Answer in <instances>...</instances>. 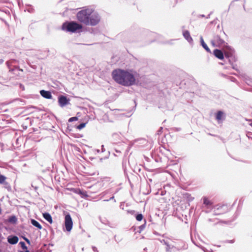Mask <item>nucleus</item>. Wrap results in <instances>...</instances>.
I'll list each match as a JSON object with an SVG mask.
<instances>
[{
    "label": "nucleus",
    "instance_id": "a211bd4d",
    "mask_svg": "<svg viewBox=\"0 0 252 252\" xmlns=\"http://www.w3.org/2000/svg\"><path fill=\"white\" fill-rule=\"evenodd\" d=\"M6 177L2 175H0V184H3L5 183Z\"/></svg>",
    "mask_w": 252,
    "mask_h": 252
},
{
    "label": "nucleus",
    "instance_id": "ddd939ff",
    "mask_svg": "<svg viewBox=\"0 0 252 252\" xmlns=\"http://www.w3.org/2000/svg\"><path fill=\"white\" fill-rule=\"evenodd\" d=\"M43 217L50 223H52L53 222L52 218L50 214H49L48 213H43Z\"/></svg>",
    "mask_w": 252,
    "mask_h": 252
},
{
    "label": "nucleus",
    "instance_id": "f03ea898",
    "mask_svg": "<svg viewBox=\"0 0 252 252\" xmlns=\"http://www.w3.org/2000/svg\"><path fill=\"white\" fill-rule=\"evenodd\" d=\"M82 28L81 24L74 21L66 22L62 26L63 30L71 32H75Z\"/></svg>",
    "mask_w": 252,
    "mask_h": 252
},
{
    "label": "nucleus",
    "instance_id": "f257e3e1",
    "mask_svg": "<svg viewBox=\"0 0 252 252\" xmlns=\"http://www.w3.org/2000/svg\"><path fill=\"white\" fill-rule=\"evenodd\" d=\"M135 74L132 70L116 69L112 72L113 79L118 84L124 86H130L135 83Z\"/></svg>",
    "mask_w": 252,
    "mask_h": 252
},
{
    "label": "nucleus",
    "instance_id": "4be33fe9",
    "mask_svg": "<svg viewBox=\"0 0 252 252\" xmlns=\"http://www.w3.org/2000/svg\"><path fill=\"white\" fill-rule=\"evenodd\" d=\"M85 126H86V123H81L77 126V128L78 129L80 130V129H82L83 128H84Z\"/></svg>",
    "mask_w": 252,
    "mask_h": 252
},
{
    "label": "nucleus",
    "instance_id": "aec40b11",
    "mask_svg": "<svg viewBox=\"0 0 252 252\" xmlns=\"http://www.w3.org/2000/svg\"><path fill=\"white\" fill-rule=\"evenodd\" d=\"M9 221L10 222L15 223L17 221L16 218L15 216H11L9 218Z\"/></svg>",
    "mask_w": 252,
    "mask_h": 252
},
{
    "label": "nucleus",
    "instance_id": "dca6fc26",
    "mask_svg": "<svg viewBox=\"0 0 252 252\" xmlns=\"http://www.w3.org/2000/svg\"><path fill=\"white\" fill-rule=\"evenodd\" d=\"M31 223L34 226L37 227L39 229H41L42 228L41 225L35 220H31Z\"/></svg>",
    "mask_w": 252,
    "mask_h": 252
},
{
    "label": "nucleus",
    "instance_id": "a878e982",
    "mask_svg": "<svg viewBox=\"0 0 252 252\" xmlns=\"http://www.w3.org/2000/svg\"><path fill=\"white\" fill-rule=\"evenodd\" d=\"M24 239L27 242V243L29 244H30V240L26 237H24Z\"/></svg>",
    "mask_w": 252,
    "mask_h": 252
},
{
    "label": "nucleus",
    "instance_id": "4468645a",
    "mask_svg": "<svg viewBox=\"0 0 252 252\" xmlns=\"http://www.w3.org/2000/svg\"><path fill=\"white\" fill-rule=\"evenodd\" d=\"M223 116H224L223 113L222 111H218L217 113V114L216 115V120L218 122H219V121H221L222 119Z\"/></svg>",
    "mask_w": 252,
    "mask_h": 252
},
{
    "label": "nucleus",
    "instance_id": "393cba45",
    "mask_svg": "<svg viewBox=\"0 0 252 252\" xmlns=\"http://www.w3.org/2000/svg\"><path fill=\"white\" fill-rule=\"evenodd\" d=\"M78 120V118L76 117H71L69 119V122H71L73 121H77Z\"/></svg>",
    "mask_w": 252,
    "mask_h": 252
},
{
    "label": "nucleus",
    "instance_id": "0eeeda50",
    "mask_svg": "<svg viewBox=\"0 0 252 252\" xmlns=\"http://www.w3.org/2000/svg\"><path fill=\"white\" fill-rule=\"evenodd\" d=\"M224 41L220 37L219 35H217L215 37L214 40L212 41V44L214 46H220L224 44Z\"/></svg>",
    "mask_w": 252,
    "mask_h": 252
},
{
    "label": "nucleus",
    "instance_id": "412c9836",
    "mask_svg": "<svg viewBox=\"0 0 252 252\" xmlns=\"http://www.w3.org/2000/svg\"><path fill=\"white\" fill-rule=\"evenodd\" d=\"M19 244L20 245L21 248L24 250H27V247L26 246L25 243L24 242H20Z\"/></svg>",
    "mask_w": 252,
    "mask_h": 252
},
{
    "label": "nucleus",
    "instance_id": "9b49d317",
    "mask_svg": "<svg viewBox=\"0 0 252 252\" xmlns=\"http://www.w3.org/2000/svg\"><path fill=\"white\" fill-rule=\"evenodd\" d=\"M19 240L18 237L16 236H10L7 238L8 242L12 245L16 244Z\"/></svg>",
    "mask_w": 252,
    "mask_h": 252
},
{
    "label": "nucleus",
    "instance_id": "f3484780",
    "mask_svg": "<svg viewBox=\"0 0 252 252\" xmlns=\"http://www.w3.org/2000/svg\"><path fill=\"white\" fill-rule=\"evenodd\" d=\"M203 203L206 206H211L213 203L206 197L203 198Z\"/></svg>",
    "mask_w": 252,
    "mask_h": 252
},
{
    "label": "nucleus",
    "instance_id": "7ed1b4c3",
    "mask_svg": "<svg viewBox=\"0 0 252 252\" xmlns=\"http://www.w3.org/2000/svg\"><path fill=\"white\" fill-rule=\"evenodd\" d=\"M91 9L87 8L81 10L77 12L76 14L77 19L80 23L87 25V22L88 20V16L90 15V11Z\"/></svg>",
    "mask_w": 252,
    "mask_h": 252
},
{
    "label": "nucleus",
    "instance_id": "bb28decb",
    "mask_svg": "<svg viewBox=\"0 0 252 252\" xmlns=\"http://www.w3.org/2000/svg\"><path fill=\"white\" fill-rule=\"evenodd\" d=\"M25 251L24 252H30V251L29 250H28V249L27 250H25Z\"/></svg>",
    "mask_w": 252,
    "mask_h": 252
},
{
    "label": "nucleus",
    "instance_id": "423d86ee",
    "mask_svg": "<svg viewBox=\"0 0 252 252\" xmlns=\"http://www.w3.org/2000/svg\"><path fill=\"white\" fill-rule=\"evenodd\" d=\"M64 225L66 230L67 231H70L72 228L73 221L69 214H67L65 216Z\"/></svg>",
    "mask_w": 252,
    "mask_h": 252
},
{
    "label": "nucleus",
    "instance_id": "b1692460",
    "mask_svg": "<svg viewBox=\"0 0 252 252\" xmlns=\"http://www.w3.org/2000/svg\"><path fill=\"white\" fill-rule=\"evenodd\" d=\"M5 124V121L0 118V127H3Z\"/></svg>",
    "mask_w": 252,
    "mask_h": 252
},
{
    "label": "nucleus",
    "instance_id": "6ab92c4d",
    "mask_svg": "<svg viewBox=\"0 0 252 252\" xmlns=\"http://www.w3.org/2000/svg\"><path fill=\"white\" fill-rule=\"evenodd\" d=\"M76 192L81 195L82 196L87 197L88 196L86 191H82L80 189H78V191Z\"/></svg>",
    "mask_w": 252,
    "mask_h": 252
},
{
    "label": "nucleus",
    "instance_id": "5701e85b",
    "mask_svg": "<svg viewBox=\"0 0 252 252\" xmlns=\"http://www.w3.org/2000/svg\"><path fill=\"white\" fill-rule=\"evenodd\" d=\"M143 215L142 214H138L136 216V219L138 221H141L143 219Z\"/></svg>",
    "mask_w": 252,
    "mask_h": 252
},
{
    "label": "nucleus",
    "instance_id": "2eb2a0df",
    "mask_svg": "<svg viewBox=\"0 0 252 252\" xmlns=\"http://www.w3.org/2000/svg\"><path fill=\"white\" fill-rule=\"evenodd\" d=\"M200 41H201V44L202 47L205 49V50L207 52L211 53V52L210 49L209 48V47H208L207 44L204 42V40L202 37L200 38Z\"/></svg>",
    "mask_w": 252,
    "mask_h": 252
},
{
    "label": "nucleus",
    "instance_id": "f8f14e48",
    "mask_svg": "<svg viewBox=\"0 0 252 252\" xmlns=\"http://www.w3.org/2000/svg\"><path fill=\"white\" fill-rule=\"evenodd\" d=\"M183 36L188 41L190 42L192 41V39L188 31H185L183 32Z\"/></svg>",
    "mask_w": 252,
    "mask_h": 252
},
{
    "label": "nucleus",
    "instance_id": "39448f33",
    "mask_svg": "<svg viewBox=\"0 0 252 252\" xmlns=\"http://www.w3.org/2000/svg\"><path fill=\"white\" fill-rule=\"evenodd\" d=\"M228 211V208L226 205H217L214 208V215L218 216L220 215L226 213Z\"/></svg>",
    "mask_w": 252,
    "mask_h": 252
},
{
    "label": "nucleus",
    "instance_id": "c85d7f7f",
    "mask_svg": "<svg viewBox=\"0 0 252 252\" xmlns=\"http://www.w3.org/2000/svg\"><path fill=\"white\" fill-rule=\"evenodd\" d=\"M1 213V209H0V214Z\"/></svg>",
    "mask_w": 252,
    "mask_h": 252
},
{
    "label": "nucleus",
    "instance_id": "1a4fd4ad",
    "mask_svg": "<svg viewBox=\"0 0 252 252\" xmlns=\"http://www.w3.org/2000/svg\"><path fill=\"white\" fill-rule=\"evenodd\" d=\"M214 55L218 59L222 60L224 59V54L223 52L219 49H215L213 51Z\"/></svg>",
    "mask_w": 252,
    "mask_h": 252
},
{
    "label": "nucleus",
    "instance_id": "cd10ccee",
    "mask_svg": "<svg viewBox=\"0 0 252 252\" xmlns=\"http://www.w3.org/2000/svg\"><path fill=\"white\" fill-rule=\"evenodd\" d=\"M225 56L226 57L227 56V54L226 53H225Z\"/></svg>",
    "mask_w": 252,
    "mask_h": 252
},
{
    "label": "nucleus",
    "instance_id": "9d476101",
    "mask_svg": "<svg viewBox=\"0 0 252 252\" xmlns=\"http://www.w3.org/2000/svg\"><path fill=\"white\" fill-rule=\"evenodd\" d=\"M40 94L42 96L47 99H51L52 98V95L51 93L49 91H45V90H41L40 91Z\"/></svg>",
    "mask_w": 252,
    "mask_h": 252
},
{
    "label": "nucleus",
    "instance_id": "20e7f679",
    "mask_svg": "<svg viewBox=\"0 0 252 252\" xmlns=\"http://www.w3.org/2000/svg\"><path fill=\"white\" fill-rule=\"evenodd\" d=\"M90 14L88 16V20L87 22V26H94L99 23L100 20V17L96 11L94 10L91 9L89 13Z\"/></svg>",
    "mask_w": 252,
    "mask_h": 252
},
{
    "label": "nucleus",
    "instance_id": "6e6552de",
    "mask_svg": "<svg viewBox=\"0 0 252 252\" xmlns=\"http://www.w3.org/2000/svg\"><path fill=\"white\" fill-rule=\"evenodd\" d=\"M58 102L60 106L63 107L68 103V100L66 96L61 95L59 97Z\"/></svg>",
    "mask_w": 252,
    "mask_h": 252
},
{
    "label": "nucleus",
    "instance_id": "c756f323",
    "mask_svg": "<svg viewBox=\"0 0 252 252\" xmlns=\"http://www.w3.org/2000/svg\"><path fill=\"white\" fill-rule=\"evenodd\" d=\"M251 126H252V123L251 124Z\"/></svg>",
    "mask_w": 252,
    "mask_h": 252
}]
</instances>
